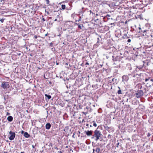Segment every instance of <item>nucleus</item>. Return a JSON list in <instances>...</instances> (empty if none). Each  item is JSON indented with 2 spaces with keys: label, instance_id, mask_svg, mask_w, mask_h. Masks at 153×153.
<instances>
[{
  "label": "nucleus",
  "instance_id": "a878e982",
  "mask_svg": "<svg viewBox=\"0 0 153 153\" xmlns=\"http://www.w3.org/2000/svg\"><path fill=\"white\" fill-rule=\"evenodd\" d=\"M49 45H50V46L51 47H52V46H53V43H52V42H51V43H50V44Z\"/></svg>",
  "mask_w": 153,
  "mask_h": 153
},
{
  "label": "nucleus",
  "instance_id": "4be33fe9",
  "mask_svg": "<svg viewBox=\"0 0 153 153\" xmlns=\"http://www.w3.org/2000/svg\"><path fill=\"white\" fill-rule=\"evenodd\" d=\"M142 36H146V37H145V38H147V37H146V36H147V35H146V34H145V33H143V34H142Z\"/></svg>",
  "mask_w": 153,
  "mask_h": 153
},
{
  "label": "nucleus",
  "instance_id": "4468645a",
  "mask_svg": "<svg viewBox=\"0 0 153 153\" xmlns=\"http://www.w3.org/2000/svg\"><path fill=\"white\" fill-rule=\"evenodd\" d=\"M101 37L100 36H99V37H98L97 38V43H100V40H101Z\"/></svg>",
  "mask_w": 153,
  "mask_h": 153
},
{
  "label": "nucleus",
  "instance_id": "b1692460",
  "mask_svg": "<svg viewBox=\"0 0 153 153\" xmlns=\"http://www.w3.org/2000/svg\"><path fill=\"white\" fill-rule=\"evenodd\" d=\"M4 19H0V21L2 23H3L4 21Z\"/></svg>",
  "mask_w": 153,
  "mask_h": 153
},
{
  "label": "nucleus",
  "instance_id": "79ce46f5",
  "mask_svg": "<svg viewBox=\"0 0 153 153\" xmlns=\"http://www.w3.org/2000/svg\"><path fill=\"white\" fill-rule=\"evenodd\" d=\"M86 126H89V124H87L86 125Z\"/></svg>",
  "mask_w": 153,
  "mask_h": 153
},
{
  "label": "nucleus",
  "instance_id": "20e7f679",
  "mask_svg": "<svg viewBox=\"0 0 153 153\" xmlns=\"http://www.w3.org/2000/svg\"><path fill=\"white\" fill-rule=\"evenodd\" d=\"M9 133V134L8 135V137L9 140H13L15 137L16 134L15 133L12 131H10Z\"/></svg>",
  "mask_w": 153,
  "mask_h": 153
},
{
  "label": "nucleus",
  "instance_id": "72a5a7b5",
  "mask_svg": "<svg viewBox=\"0 0 153 153\" xmlns=\"http://www.w3.org/2000/svg\"><path fill=\"white\" fill-rule=\"evenodd\" d=\"M42 20L43 21V22L45 21V20L44 19V18H42Z\"/></svg>",
  "mask_w": 153,
  "mask_h": 153
},
{
  "label": "nucleus",
  "instance_id": "0eeeda50",
  "mask_svg": "<svg viewBox=\"0 0 153 153\" xmlns=\"http://www.w3.org/2000/svg\"><path fill=\"white\" fill-rule=\"evenodd\" d=\"M51 126V124L49 123H48L46 125V129H50Z\"/></svg>",
  "mask_w": 153,
  "mask_h": 153
},
{
  "label": "nucleus",
  "instance_id": "ea45409f",
  "mask_svg": "<svg viewBox=\"0 0 153 153\" xmlns=\"http://www.w3.org/2000/svg\"><path fill=\"white\" fill-rule=\"evenodd\" d=\"M147 78L148 79V80H149L150 79V78L149 77L148 78Z\"/></svg>",
  "mask_w": 153,
  "mask_h": 153
},
{
  "label": "nucleus",
  "instance_id": "c9c22d12",
  "mask_svg": "<svg viewBox=\"0 0 153 153\" xmlns=\"http://www.w3.org/2000/svg\"><path fill=\"white\" fill-rule=\"evenodd\" d=\"M142 32H143V33H145L146 32V30H143V31H142Z\"/></svg>",
  "mask_w": 153,
  "mask_h": 153
},
{
  "label": "nucleus",
  "instance_id": "603ef678",
  "mask_svg": "<svg viewBox=\"0 0 153 153\" xmlns=\"http://www.w3.org/2000/svg\"><path fill=\"white\" fill-rule=\"evenodd\" d=\"M120 146H121V145H120Z\"/></svg>",
  "mask_w": 153,
  "mask_h": 153
},
{
  "label": "nucleus",
  "instance_id": "09e8293b",
  "mask_svg": "<svg viewBox=\"0 0 153 153\" xmlns=\"http://www.w3.org/2000/svg\"><path fill=\"white\" fill-rule=\"evenodd\" d=\"M139 29H141V28L140 27H139Z\"/></svg>",
  "mask_w": 153,
  "mask_h": 153
},
{
  "label": "nucleus",
  "instance_id": "37998d69",
  "mask_svg": "<svg viewBox=\"0 0 153 153\" xmlns=\"http://www.w3.org/2000/svg\"><path fill=\"white\" fill-rule=\"evenodd\" d=\"M93 153H94V151H95V150H94V149H93Z\"/></svg>",
  "mask_w": 153,
  "mask_h": 153
},
{
  "label": "nucleus",
  "instance_id": "de8ad7c7",
  "mask_svg": "<svg viewBox=\"0 0 153 153\" xmlns=\"http://www.w3.org/2000/svg\"><path fill=\"white\" fill-rule=\"evenodd\" d=\"M90 13H91V10H90Z\"/></svg>",
  "mask_w": 153,
  "mask_h": 153
},
{
  "label": "nucleus",
  "instance_id": "9b49d317",
  "mask_svg": "<svg viewBox=\"0 0 153 153\" xmlns=\"http://www.w3.org/2000/svg\"><path fill=\"white\" fill-rule=\"evenodd\" d=\"M45 97H46L48 99V100L51 98V95H48L46 94H45Z\"/></svg>",
  "mask_w": 153,
  "mask_h": 153
},
{
  "label": "nucleus",
  "instance_id": "bb28decb",
  "mask_svg": "<svg viewBox=\"0 0 153 153\" xmlns=\"http://www.w3.org/2000/svg\"><path fill=\"white\" fill-rule=\"evenodd\" d=\"M151 135V134H150V133H148L147 135V137H149Z\"/></svg>",
  "mask_w": 153,
  "mask_h": 153
},
{
  "label": "nucleus",
  "instance_id": "f8f14e48",
  "mask_svg": "<svg viewBox=\"0 0 153 153\" xmlns=\"http://www.w3.org/2000/svg\"><path fill=\"white\" fill-rule=\"evenodd\" d=\"M139 71H140L139 69L137 67L135 70L134 71V72L135 73H138Z\"/></svg>",
  "mask_w": 153,
  "mask_h": 153
},
{
  "label": "nucleus",
  "instance_id": "39448f33",
  "mask_svg": "<svg viewBox=\"0 0 153 153\" xmlns=\"http://www.w3.org/2000/svg\"><path fill=\"white\" fill-rule=\"evenodd\" d=\"M123 81L127 82L129 79V77L127 75H123L122 77Z\"/></svg>",
  "mask_w": 153,
  "mask_h": 153
},
{
  "label": "nucleus",
  "instance_id": "aec40b11",
  "mask_svg": "<svg viewBox=\"0 0 153 153\" xmlns=\"http://www.w3.org/2000/svg\"><path fill=\"white\" fill-rule=\"evenodd\" d=\"M46 4L48 5H49L50 1L49 0H46Z\"/></svg>",
  "mask_w": 153,
  "mask_h": 153
},
{
  "label": "nucleus",
  "instance_id": "ddd939ff",
  "mask_svg": "<svg viewBox=\"0 0 153 153\" xmlns=\"http://www.w3.org/2000/svg\"><path fill=\"white\" fill-rule=\"evenodd\" d=\"M100 151V149L99 148H97L95 151L97 153H99Z\"/></svg>",
  "mask_w": 153,
  "mask_h": 153
},
{
  "label": "nucleus",
  "instance_id": "9d476101",
  "mask_svg": "<svg viewBox=\"0 0 153 153\" xmlns=\"http://www.w3.org/2000/svg\"><path fill=\"white\" fill-rule=\"evenodd\" d=\"M61 8L62 10H64L66 9L67 10H68V8L67 7L66 8V6L65 4H62L61 5Z\"/></svg>",
  "mask_w": 153,
  "mask_h": 153
},
{
  "label": "nucleus",
  "instance_id": "49530a36",
  "mask_svg": "<svg viewBox=\"0 0 153 153\" xmlns=\"http://www.w3.org/2000/svg\"><path fill=\"white\" fill-rule=\"evenodd\" d=\"M90 127H92V126L91 125H90Z\"/></svg>",
  "mask_w": 153,
  "mask_h": 153
},
{
  "label": "nucleus",
  "instance_id": "bf43d9fd",
  "mask_svg": "<svg viewBox=\"0 0 153 153\" xmlns=\"http://www.w3.org/2000/svg\"><path fill=\"white\" fill-rule=\"evenodd\" d=\"M152 152H153L152 151Z\"/></svg>",
  "mask_w": 153,
  "mask_h": 153
},
{
  "label": "nucleus",
  "instance_id": "2eb2a0df",
  "mask_svg": "<svg viewBox=\"0 0 153 153\" xmlns=\"http://www.w3.org/2000/svg\"><path fill=\"white\" fill-rule=\"evenodd\" d=\"M141 73H136V77L137 78H138L139 76H141Z\"/></svg>",
  "mask_w": 153,
  "mask_h": 153
},
{
  "label": "nucleus",
  "instance_id": "c03bdc74",
  "mask_svg": "<svg viewBox=\"0 0 153 153\" xmlns=\"http://www.w3.org/2000/svg\"><path fill=\"white\" fill-rule=\"evenodd\" d=\"M56 64L57 65H58V64H59V63L57 62H56Z\"/></svg>",
  "mask_w": 153,
  "mask_h": 153
},
{
  "label": "nucleus",
  "instance_id": "f704fd0d",
  "mask_svg": "<svg viewBox=\"0 0 153 153\" xmlns=\"http://www.w3.org/2000/svg\"><path fill=\"white\" fill-rule=\"evenodd\" d=\"M150 81L152 82H153V79H150Z\"/></svg>",
  "mask_w": 153,
  "mask_h": 153
},
{
  "label": "nucleus",
  "instance_id": "4c0bfd02",
  "mask_svg": "<svg viewBox=\"0 0 153 153\" xmlns=\"http://www.w3.org/2000/svg\"><path fill=\"white\" fill-rule=\"evenodd\" d=\"M10 114V113H8V112L7 113V115H9Z\"/></svg>",
  "mask_w": 153,
  "mask_h": 153
},
{
  "label": "nucleus",
  "instance_id": "dca6fc26",
  "mask_svg": "<svg viewBox=\"0 0 153 153\" xmlns=\"http://www.w3.org/2000/svg\"><path fill=\"white\" fill-rule=\"evenodd\" d=\"M143 66H137V67L140 70H141L142 68L143 67Z\"/></svg>",
  "mask_w": 153,
  "mask_h": 153
},
{
  "label": "nucleus",
  "instance_id": "864d4df0",
  "mask_svg": "<svg viewBox=\"0 0 153 153\" xmlns=\"http://www.w3.org/2000/svg\"><path fill=\"white\" fill-rule=\"evenodd\" d=\"M45 99L46 100H47V99L46 98H45Z\"/></svg>",
  "mask_w": 153,
  "mask_h": 153
},
{
  "label": "nucleus",
  "instance_id": "7ed1b4c3",
  "mask_svg": "<svg viewBox=\"0 0 153 153\" xmlns=\"http://www.w3.org/2000/svg\"><path fill=\"white\" fill-rule=\"evenodd\" d=\"M143 94V91L142 90H138L135 94V97L137 98H139L142 97Z\"/></svg>",
  "mask_w": 153,
  "mask_h": 153
},
{
  "label": "nucleus",
  "instance_id": "8fccbe9b",
  "mask_svg": "<svg viewBox=\"0 0 153 153\" xmlns=\"http://www.w3.org/2000/svg\"><path fill=\"white\" fill-rule=\"evenodd\" d=\"M81 19H79V20H81Z\"/></svg>",
  "mask_w": 153,
  "mask_h": 153
},
{
  "label": "nucleus",
  "instance_id": "58836bf2",
  "mask_svg": "<svg viewBox=\"0 0 153 153\" xmlns=\"http://www.w3.org/2000/svg\"><path fill=\"white\" fill-rule=\"evenodd\" d=\"M74 135H75V134H74H74H73V136H72V137H73L74 138Z\"/></svg>",
  "mask_w": 153,
  "mask_h": 153
},
{
  "label": "nucleus",
  "instance_id": "f257e3e1",
  "mask_svg": "<svg viewBox=\"0 0 153 153\" xmlns=\"http://www.w3.org/2000/svg\"><path fill=\"white\" fill-rule=\"evenodd\" d=\"M97 128L94 131V134L93 136L91 137L92 139H94L95 137H96L95 140L96 141L99 139L100 138L102 135L101 132L97 130Z\"/></svg>",
  "mask_w": 153,
  "mask_h": 153
},
{
  "label": "nucleus",
  "instance_id": "cd10ccee",
  "mask_svg": "<svg viewBox=\"0 0 153 153\" xmlns=\"http://www.w3.org/2000/svg\"><path fill=\"white\" fill-rule=\"evenodd\" d=\"M119 143L118 142L117 144V148H118L119 147Z\"/></svg>",
  "mask_w": 153,
  "mask_h": 153
},
{
  "label": "nucleus",
  "instance_id": "f3484780",
  "mask_svg": "<svg viewBox=\"0 0 153 153\" xmlns=\"http://www.w3.org/2000/svg\"><path fill=\"white\" fill-rule=\"evenodd\" d=\"M82 12V10H81V12H80V13H82V14H81V15H82V16H80V15H81V14H79V18H80V19H81V17H82V16H83V15H82V13H83V12Z\"/></svg>",
  "mask_w": 153,
  "mask_h": 153
},
{
  "label": "nucleus",
  "instance_id": "5fc2aeb1",
  "mask_svg": "<svg viewBox=\"0 0 153 153\" xmlns=\"http://www.w3.org/2000/svg\"><path fill=\"white\" fill-rule=\"evenodd\" d=\"M83 9V7H82V9Z\"/></svg>",
  "mask_w": 153,
  "mask_h": 153
},
{
  "label": "nucleus",
  "instance_id": "3c124183",
  "mask_svg": "<svg viewBox=\"0 0 153 153\" xmlns=\"http://www.w3.org/2000/svg\"><path fill=\"white\" fill-rule=\"evenodd\" d=\"M45 36H47V34H46L45 35Z\"/></svg>",
  "mask_w": 153,
  "mask_h": 153
},
{
  "label": "nucleus",
  "instance_id": "a211bd4d",
  "mask_svg": "<svg viewBox=\"0 0 153 153\" xmlns=\"http://www.w3.org/2000/svg\"><path fill=\"white\" fill-rule=\"evenodd\" d=\"M117 93L119 94H122V92H121V90L120 89H119V90H118Z\"/></svg>",
  "mask_w": 153,
  "mask_h": 153
},
{
  "label": "nucleus",
  "instance_id": "4d7b16f0",
  "mask_svg": "<svg viewBox=\"0 0 153 153\" xmlns=\"http://www.w3.org/2000/svg\"><path fill=\"white\" fill-rule=\"evenodd\" d=\"M112 56L113 58L114 57V56Z\"/></svg>",
  "mask_w": 153,
  "mask_h": 153
},
{
  "label": "nucleus",
  "instance_id": "1a4fd4ad",
  "mask_svg": "<svg viewBox=\"0 0 153 153\" xmlns=\"http://www.w3.org/2000/svg\"><path fill=\"white\" fill-rule=\"evenodd\" d=\"M24 135L26 138H28L30 137V135L27 132L24 133Z\"/></svg>",
  "mask_w": 153,
  "mask_h": 153
},
{
  "label": "nucleus",
  "instance_id": "7c9ffc66",
  "mask_svg": "<svg viewBox=\"0 0 153 153\" xmlns=\"http://www.w3.org/2000/svg\"><path fill=\"white\" fill-rule=\"evenodd\" d=\"M148 80V79L147 78H146L145 79V81L146 82H147Z\"/></svg>",
  "mask_w": 153,
  "mask_h": 153
},
{
  "label": "nucleus",
  "instance_id": "5701e85b",
  "mask_svg": "<svg viewBox=\"0 0 153 153\" xmlns=\"http://www.w3.org/2000/svg\"><path fill=\"white\" fill-rule=\"evenodd\" d=\"M82 26L81 25H78V27L80 29H82Z\"/></svg>",
  "mask_w": 153,
  "mask_h": 153
},
{
  "label": "nucleus",
  "instance_id": "423d86ee",
  "mask_svg": "<svg viewBox=\"0 0 153 153\" xmlns=\"http://www.w3.org/2000/svg\"><path fill=\"white\" fill-rule=\"evenodd\" d=\"M92 131H88L86 132V134L87 136H90L92 135Z\"/></svg>",
  "mask_w": 153,
  "mask_h": 153
},
{
  "label": "nucleus",
  "instance_id": "e433bc0d",
  "mask_svg": "<svg viewBox=\"0 0 153 153\" xmlns=\"http://www.w3.org/2000/svg\"><path fill=\"white\" fill-rule=\"evenodd\" d=\"M85 65H89V63L88 62H86V63H85Z\"/></svg>",
  "mask_w": 153,
  "mask_h": 153
},
{
  "label": "nucleus",
  "instance_id": "473e14b6",
  "mask_svg": "<svg viewBox=\"0 0 153 153\" xmlns=\"http://www.w3.org/2000/svg\"><path fill=\"white\" fill-rule=\"evenodd\" d=\"M35 146L36 145H32V147L33 148H34L35 147Z\"/></svg>",
  "mask_w": 153,
  "mask_h": 153
},
{
  "label": "nucleus",
  "instance_id": "412c9836",
  "mask_svg": "<svg viewBox=\"0 0 153 153\" xmlns=\"http://www.w3.org/2000/svg\"><path fill=\"white\" fill-rule=\"evenodd\" d=\"M106 17L108 19H110V16L109 15H108V14L106 16Z\"/></svg>",
  "mask_w": 153,
  "mask_h": 153
},
{
  "label": "nucleus",
  "instance_id": "2f4dec72",
  "mask_svg": "<svg viewBox=\"0 0 153 153\" xmlns=\"http://www.w3.org/2000/svg\"><path fill=\"white\" fill-rule=\"evenodd\" d=\"M24 133V131H23V130H22L21 131V133L22 134H23V133Z\"/></svg>",
  "mask_w": 153,
  "mask_h": 153
},
{
  "label": "nucleus",
  "instance_id": "c756f323",
  "mask_svg": "<svg viewBox=\"0 0 153 153\" xmlns=\"http://www.w3.org/2000/svg\"><path fill=\"white\" fill-rule=\"evenodd\" d=\"M34 38H35V39H36L37 38V36H36V35H35L34 36Z\"/></svg>",
  "mask_w": 153,
  "mask_h": 153
},
{
  "label": "nucleus",
  "instance_id": "393cba45",
  "mask_svg": "<svg viewBox=\"0 0 153 153\" xmlns=\"http://www.w3.org/2000/svg\"><path fill=\"white\" fill-rule=\"evenodd\" d=\"M132 76L133 77H136V74H132Z\"/></svg>",
  "mask_w": 153,
  "mask_h": 153
},
{
  "label": "nucleus",
  "instance_id": "c85d7f7f",
  "mask_svg": "<svg viewBox=\"0 0 153 153\" xmlns=\"http://www.w3.org/2000/svg\"><path fill=\"white\" fill-rule=\"evenodd\" d=\"M131 40L130 39H128V40H127V42H131Z\"/></svg>",
  "mask_w": 153,
  "mask_h": 153
},
{
  "label": "nucleus",
  "instance_id": "f03ea898",
  "mask_svg": "<svg viewBox=\"0 0 153 153\" xmlns=\"http://www.w3.org/2000/svg\"><path fill=\"white\" fill-rule=\"evenodd\" d=\"M1 87L4 89L9 88L10 87L9 82L4 81L3 82H2Z\"/></svg>",
  "mask_w": 153,
  "mask_h": 153
},
{
  "label": "nucleus",
  "instance_id": "6e6d98bb",
  "mask_svg": "<svg viewBox=\"0 0 153 153\" xmlns=\"http://www.w3.org/2000/svg\"><path fill=\"white\" fill-rule=\"evenodd\" d=\"M118 88L120 89V87H118Z\"/></svg>",
  "mask_w": 153,
  "mask_h": 153
},
{
  "label": "nucleus",
  "instance_id": "a19ab883",
  "mask_svg": "<svg viewBox=\"0 0 153 153\" xmlns=\"http://www.w3.org/2000/svg\"><path fill=\"white\" fill-rule=\"evenodd\" d=\"M57 21V19H55L54 20V21Z\"/></svg>",
  "mask_w": 153,
  "mask_h": 153
},
{
  "label": "nucleus",
  "instance_id": "a18cd8bd",
  "mask_svg": "<svg viewBox=\"0 0 153 153\" xmlns=\"http://www.w3.org/2000/svg\"><path fill=\"white\" fill-rule=\"evenodd\" d=\"M24 153V152H21V153Z\"/></svg>",
  "mask_w": 153,
  "mask_h": 153
},
{
  "label": "nucleus",
  "instance_id": "6ab92c4d",
  "mask_svg": "<svg viewBox=\"0 0 153 153\" xmlns=\"http://www.w3.org/2000/svg\"><path fill=\"white\" fill-rule=\"evenodd\" d=\"M93 125L94 126L96 127L97 126V124L95 123L94 121H93Z\"/></svg>",
  "mask_w": 153,
  "mask_h": 153
},
{
  "label": "nucleus",
  "instance_id": "6e6552de",
  "mask_svg": "<svg viewBox=\"0 0 153 153\" xmlns=\"http://www.w3.org/2000/svg\"><path fill=\"white\" fill-rule=\"evenodd\" d=\"M7 120L9 122H11L13 120V117L11 116H9L7 118Z\"/></svg>",
  "mask_w": 153,
  "mask_h": 153
},
{
  "label": "nucleus",
  "instance_id": "13d9d810",
  "mask_svg": "<svg viewBox=\"0 0 153 153\" xmlns=\"http://www.w3.org/2000/svg\"><path fill=\"white\" fill-rule=\"evenodd\" d=\"M152 46H153V44L152 45Z\"/></svg>",
  "mask_w": 153,
  "mask_h": 153
}]
</instances>
